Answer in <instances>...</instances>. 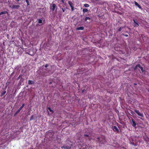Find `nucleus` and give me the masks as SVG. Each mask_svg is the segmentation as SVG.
<instances>
[{"mask_svg":"<svg viewBox=\"0 0 149 149\" xmlns=\"http://www.w3.org/2000/svg\"><path fill=\"white\" fill-rule=\"evenodd\" d=\"M129 119L130 118H131V119L130 120V121L131 124H132V125L134 127H136V123L133 118H132L131 117H130V118H129Z\"/></svg>","mask_w":149,"mask_h":149,"instance_id":"nucleus-1","label":"nucleus"},{"mask_svg":"<svg viewBox=\"0 0 149 149\" xmlns=\"http://www.w3.org/2000/svg\"><path fill=\"white\" fill-rule=\"evenodd\" d=\"M56 7V5L55 3H52L50 5V9L53 11H54Z\"/></svg>","mask_w":149,"mask_h":149,"instance_id":"nucleus-2","label":"nucleus"},{"mask_svg":"<svg viewBox=\"0 0 149 149\" xmlns=\"http://www.w3.org/2000/svg\"><path fill=\"white\" fill-rule=\"evenodd\" d=\"M68 3L71 8L72 11H73L74 10V5L72 2L70 1H68Z\"/></svg>","mask_w":149,"mask_h":149,"instance_id":"nucleus-3","label":"nucleus"},{"mask_svg":"<svg viewBox=\"0 0 149 149\" xmlns=\"http://www.w3.org/2000/svg\"><path fill=\"white\" fill-rule=\"evenodd\" d=\"M134 111L138 114V116L142 117L144 116L143 113H140L138 110L135 109L134 110Z\"/></svg>","mask_w":149,"mask_h":149,"instance_id":"nucleus-4","label":"nucleus"},{"mask_svg":"<svg viewBox=\"0 0 149 149\" xmlns=\"http://www.w3.org/2000/svg\"><path fill=\"white\" fill-rule=\"evenodd\" d=\"M133 21H134V27L138 26L139 24H138V21L134 19H133Z\"/></svg>","mask_w":149,"mask_h":149,"instance_id":"nucleus-5","label":"nucleus"},{"mask_svg":"<svg viewBox=\"0 0 149 149\" xmlns=\"http://www.w3.org/2000/svg\"><path fill=\"white\" fill-rule=\"evenodd\" d=\"M24 105L25 104H22V105L21 106V107L15 113V114H17L18 113H19L21 111V110L23 108Z\"/></svg>","mask_w":149,"mask_h":149,"instance_id":"nucleus-6","label":"nucleus"},{"mask_svg":"<svg viewBox=\"0 0 149 149\" xmlns=\"http://www.w3.org/2000/svg\"><path fill=\"white\" fill-rule=\"evenodd\" d=\"M112 129L114 131H116L118 133L119 132V129L116 126H113L112 127Z\"/></svg>","mask_w":149,"mask_h":149,"instance_id":"nucleus-7","label":"nucleus"},{"mask_svg":"<svg viewBox=\"0 0 149 149\" xmlns=\"http://www.w3.org/2000/svg\"><path fill=\"white\" fill-rule=\"evenodd\" d=\"M10 7H11L12 9H18L20 7V6L19 5H13L12 7L10 6Z\"/></svg>","mask_w":149,"mask_h":149,"instance_id":"nucleus-8","label":"nucleus"},{"mask_svg":"<svg viewBox=\"0 0 149 149\" xmlns=\"http://www.w3.org/2000/svg\"><path fill=\"white\" fill-rule=\"evenodd\" d=\"M91 18L89 17H86L84 19L85 22H87L90 23L91 22Z\"/></svg>","mask_w":149,"mask_h":149,"instance_id":"nucleus-9","label":"nucleus"},{"mask_svg":"<svg viewBox=\"0 0 149 149\" xmlns=\"http://www.w3.org/2000/svg\"><path fill=\"white\" fill-rule=\"evenodd\" d=\"M71 147V146H63L62 147V148H63L65 149H70Z\"/></svg>","mask_w":149,"mask_h":149,"instance_id":"nucleus-10","label":"nucleus"},{"mask_svg":"<svg viewBox=\"0 0 149 149\" xmlns=\"http://www.w3.org/2000/svg\"><path fill=\"white\" fill-rule=\"evenodd\" d=\"M134 3L135 5L136 6H137L139 8L142 9L141 6H140L137 2L136 1H134Z\"/></svg>","mask_w":149,"mask_h":149,"instance_id":"nucleus-11","label":"nucleus"},{"mask_svg":"<svg viewBox=\"0 0 149 149\" xmlns=\"http://www.w3.org/2000/svg\"><path fill=\"white\" fill-rule=\"evenodd\" d=\"M139 68H140L142 72H144L145 70L143 69V67H141L140 64H138V66Z\"/></svg>","mask_w":149,"mask_h":149,"instance_id":"nucleus-12","label":"nucleus"},{"mask_svg":"<svg viewBox=\"0 0 149 149\" xmlns=\"http://www.w3.org/2000/svg\"><path fill=\"white\" fill-rule=\"evenodd\" d=\"M86 137H88V138L87 139L90 140L91 139L90 137L89 136V135L88 134H84L83 135V137L84 138Z\"/></svg>","mask_w":149,"mask_h":149,"instance_id":"nucleus-13","label":"nucleus"},{"mask_svg":"<svg viewBox=\"0 0 149 149\" xmlns=\"http://www.w3.org/2000/svg\"><path fill=\"white\" fill-rule=\"evenodd\" d=\"M34 83V82L33 81L29 80L28 81V84L29 85H32Z\"/></svg>","mask_w":149,"mask_h":149,"instance_id":"nucleus-14","label":"nucleus"},{"mask_svg":"<svg viewBox=\"0 0 149 149\" xmlns=\"http://www.w3.org/2000/svg\"><path fill=\"white\" fill-rule=\"evenodd\" d=\"M141 37H142L143 40V41H146V38L144 35H141Z\"/></svg>","mask_w":149,"mask_h":149,"instance_id":"nucleus-15","label":"nucleus"},{"mask_svg":"<svg viewBox=\"0 0 149 149\" xmlns=\"http://www.w3.org/2000/svg\"><path fill=\"white\" fill-rule=\"evenodd\" d=\"M23 75L22 74H20L19 75V77L17 78V80H18L20 78V81H21L22 79L23 80H24V79L22 78V76Z\"/></svg>","mask_w":149,"mask_h":149,"instance_id":"nucleus-16","label":"nucleus"},{"mask_svg":"<svg viewBox=\"0 0 149 149\" xmlns=\"http://www.w3.org/2000/svg\"><path fill=\"white\" fill-rule=\"evenodd\" d=\"M8 12L6 11H4L3 12H1L0 13V15H3V14H8Z\"/></svg>","mask_w":149,"mask_h":149,"instance_id":"nucleus-17","label":"nucleus"},{"mask_svg":"<svg viewBox=\"0 0 149 149\" xmlns=\"http://www.w3.org/2000/svg\"><path fill=\"white\" fill-rule=\"evenodd\" d=\"M84 29V28L83 26H81L79 27H77V30H83Z\"/></svg>","mask_w":149,"mask_h":149,"instance_id":"nucleus-18","label":"nucleus"},{"mask_svg":"<svg viewBox=\"0 0 149 149\" xmlns=\"http://www.w3.org/2000/svg\"><path fill=\"white\" fill-rule=\"evenodd\" d=\"M97 139H98L99 143H101V144H104V142H103V141H102L100 140V139L98 137L97 138Z\"/></svg>","mask_w":149,"mask_h":149,"instance_id":"nucleus-19","label":"nucleus"},{"mask_svg":"<svg viewBox=\"0 0 149 149\" xmlns=\"http://www.w3.org/2000/svg\"><path fill=\"white\" fill-rule=\"evenodd\" d=\"M6 93V91H4L1 93V97H2Z\"/></svg>","mask_w":149,"mask_h":149,"instance_id":"nucleus-20","label":"nucleus"},{"mask_svg":"<svg viewBox=\"0 0 149 149\" xmlns=\"http://www.w3.org/2000/svg\"><path fill=\"white\" fill-rule=\"evenodd\" d=\"M78 139L79 140H80V142H83L84 141V140L83 139H82V138L81 139L80 137Z\"/></svg>","mask_w":149,"mask_h":149,"instance_id":"nucleus-21","label":"nucleus"},{"mask_svg":"<svg viewBox=\"0 0 149 149\" xmlns=\"http://www.w3.org/2000/svg\"><path fill=\"white\" fill-rule=\"evenodd\" d=\"M90 146H89L88 147V146L87 145H86L85 146V147L84 148V149H89L90 148Z\"/></svg>","mask_w":149,"mask_h":149,"instance_id":"nucleus-22","label":"nucleus"},{"mask_svg":"<svg viewBox=\"0 0 149 149\" xmlns=\"http://www.w3.org/2000/svg\"><path fill=\"white\" fill-rule=\"evenodd\" d=\"M88 11V10L87 9L84 8L83 9V12L84 13L87 12Z\"/></svg>","mask_w":149,"mask_h":149,"instance_id":"nucleus-23","label":"nucleus"},{"mask_svg":"<svg viewBox=\"0 0 149 149\" xmlns=\"http://www.w3.org/2000/svg\"><path fill=\"white\" fill-rule=\"evenodd\" d=\"M125 28V27H120L118 29V31L119 32L120 31L122 30V29Z\"/></svg>","mask_w":149,"mask_h":149,"instance_id":"nucleus-24","label":"nucleus"},{"mask_svg":"<svg viewBox=\"0 0 149 149\" xmlns=\"http://www.w3.org/2000/svg\"><path fill=\"white\" fill-rule=\"evenodd\" d=\"M48 109L49 110L50 112H51L53 113L54 112V111L52 110L50 107H48Z\"/></svg>","mask_w":149,"mask_h":149,"instance_id":"nucleus-25","label":"nucleus"},{"mask_svg":"<svg viewBox=\"0 0 149 149\" xmlns=\"http://www.w3.org/2000/svg\"><path fill=\"white\" fill-rule=\"evenodd\" d=\"M84 6L86 7H88L89 6V5L88 4L85 3L84 5Z\"/></svg>","mask_w":149,"mask_h":149,"instance_id":"nucleus-26","label":"nucleus"},{"mask_svg":"<svg viewBox=\"0 0 149 149\" xmlns=\"http://www.w3.org/2000/svg\"><path fill=\"white\" fill-rule=\"evenodd\" d=\"M42 20L41 19H38V23H39V24L41 23H42Z\"/></svg>","mask_w":149,"mask_h":149,"instance_id":"nucleus-27","label":"nucleus"},{"mask_svg":"<svg viewBox=\"0 0 149 149\" xmlns=\"http://www.w3.org/2000/svg\"><path fill=\"white\" fill-rule=\"evenodd\" d=\"M130 112L131 114L132 115H134V112L132 110H130Z\"/></svg>","mask_w":149,"mask_h":149,"instance_id":"nucleus-28","label":"nucleus"},{"mask_svg":"<svg viewBox=\"0 0 149 149\" xmlns=\"http://www.w3.org/2000/svg\"><path fill=\"white\" fill-rule=\"evenodd\" d=\"M138 66V64L137 65H136L135 67L134 68V70H136L137 69V68H138V66Z\"/></svg>","mask_w":149,"mask_h":149,"instance_id":"nucleus-29","label":"nucleus"},{"mask_svg":"<svg viewBox=\"0 0 149 149\" xmlns=\"http://www.w3.org/2000/svg\"><path fill=\"white\" fill-rule=\"evenodd\" d=\"M122 35L126 37H127L128 36V35L127 34H123Z\"/></svg>","mask_w":149,"mask_h":149,"instance_id":"nucleus-30","label":"nucleus"},{"mask_svg":"<svg viewBox=\"0 0 149 149\" xmlns=\"http://www.w3.org/2000/svg\"><path fill=\"white\" fill-rule=\"evenodd\" d=\"M62 11L63 12H65V10L64 8H62Z\"/></svg>","mask_w":149,"mask_h":149,"instance_id":"nucleus-31","label":"nucleus"},{"mask_svg":"<svg viewBox=\"0 0 149 149\" xmlns=\"http://www.w3.org/2000/svg\"><path fill=\"white\" fill-rule=\"evenodd\" d=\"M85 89H84L82 90V93H84L85 91Z\"/></svg>","mask_w":149,"mask_h":149,"instance_id":"nucleus-32","label":"nucleus"},{"mask_svg":"<svg viewBox=\"0 0 149 149\" xmlns=\"http://www.w3.org/2000/svg\"><path fill=\"white\" fill-rule=\"evenodd\" d=\"M48 66V64H46L45 66V67L46 68Z\"/></svg>","mask_w":149,"mask_h":149,"instance_id":"nucleus-33","label":"nucleus"},{"mask_svg":"<svg viewBox=\"0 0 149 149\" xmlns=\"http://www.w3.org/2000/svg\"><path fill=\"white\" fill-rule=\"evenodd\" d=\"M65 0H61V1L62 3H64Z\"/></svg>","mask_w":149,"mask_h":149,"instance_id":"nucleus-34","label":"nucleus"},{"mask_svg":"<svg viewBox=\"0 0 149 149\" xmlns=\"http://www.w3.org/2000/svg\"><path fill=\"white\" fill-rule=\"evenodd\" d=\"M33 116H32L30 118V120H31L33 119Z\"/></svg>","mask_w":149,"mask_h":149,"instance_id":"nucleus-35","label":"nucleus"},{"mask_svg":"<svg viewBox=\"0 0 149 149\" xmlns=\"http://www.w3.org/2000/svg\"><path fill=\"white\" fill-rule=\"evenodd\" d=\"M64 5H66V2H64V3H63Z\"/></svg>","mask_w":149,"mask_h":149,"instance_id":"nucleus-36","label":"nucleus"},{"mask_svg":"<svg viewBox=\"0 0 149 149\" xmlns=\"http://www.w3.org/2000/svg\"><path fill=\"white\" fill-rule=\"evenodd\" d=\"M17 1H19L20 0H15Z\"/></svg>","mask_w":149,"mask_h":149,"instance_id":"nucleus-37","label":"nucleus"},{"mask_svg":"<svg viewBox=\"0 0 149 149\" xmlns=\"http://www.w3.org/2000/svg\"><path fill=\"white\" fill-rule=\"evenodd\" d=\"M52 83V82H51L49 83V84H51Z\"/></svg>","mask_w":149,"mask_h":149,"instance_id":"nucleus-38","label":"nucleus"},{"mask_svg":"<svg viewBox=\"0 0 149 149\" xmlns=\"http://www.w3.org/2000/svg\"><path fill=\"white\" fill-rule=\"evenodd\" d=\"M24 80H23L22 79L21 81H23Z\"/></svg>","mask_w":149,"mask_h":149,"instance_id":"nucleus-39","label":"nucleus"},{"mask_svg":"<svg viewBox=\"0 0 149 149\" xmlns=\"http://www.w3.org/2000/svg\"><path fill=\"white\" fill-rule=\"evenodd\" d=\"M135 84V85H136V84Z\"/></svg>","mask_w":149,"mask_h":149,"instance_id":"nucleus-40","label":"nucleus"}]
</instances>
